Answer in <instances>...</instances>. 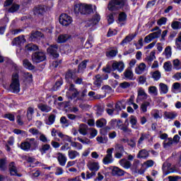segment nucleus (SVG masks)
Wrapping results in <instances>:
<instances>
[{"label": "nucleus", "mask_w": 181, "mask_h": 181, "mask_svg": "<svg viewBox=\"0 0 181 181\" xmlns=\"http://www.w3.org/2000/svg\"><path fill=\"white\" fill-rule=\"evenodd\" d=\"M77 69H68L65 74V80L67 83H71V80H74L75 84H83V78L77 76Z\"/></svg>", "instance_id": "1"}, {"label": "nucleus", "mask_w": 181, "mask_h": 181, "mask_svg": "<svg viewBox=\"0 0 181 181\" xmlns=\"http://www.w3.org/2000/svg\"><path fill=\"white\" fill-rule=\"evenodd\" d=\"M74 12L76 15H90L93 12V6L87 4H76L74 8Z\"/></svg>", "instance_id": "2"}, {"label": "nucleus", "mask_w": 181, "mask_h": 181, "mask_svg": "<svg viewBox=\"0 0 181 181\" xmlns=\"http://www.w3.org/2000/svg\"><path fill=\"white\" fill-rule=\"evenodd\" d=\"M37 146V141L35 138L26 139L25 141L22 142L21 144V148L25 152L30 151L31 148H35Z\"/></svg>", "instance_id": "3"}, {"label": "nucleus", "mask_w": 181, "mask_h": 181, "mask_svg": "<svg viewBox=\"0 0 181 181\" xmlns=\"http://www.w3.org/2000/svg\"><path fill=\"white\" fill-rule=\"evenodd\" d=\"M10 90L16 94H18L21 91V83H19V75L18 74H13Z\"/></svg>", "instance_id": "4"}, {"label": "nucleus", "mask_w": 181, "mask_h": 181, "mask_svg": "<svg viewBox=\"0 0 181 181\" xmlns=\"http://www.w3.org/2000/svg\"><path fill=\"white\" fill-rule=\"evenodd\" d=\"M107 19L109 25L114 23V0L109 2L107 6Z\"/></svg>", "instance_id": "5"}, {"label": "nucleus", "mask_w": 181, "mask_h": 181, "mask_svg": "<svg viewBox=\"0 0 181 181\" xmlns=\"http://www.w3.org/2000/svg\"><path fill=\"white\" fill-rule=\"evenodd\" d=\"M32 60L33 63H40L46 60V54L42 52H37L32 54Z\"/></svg>", "instance_id": "6"}, {"label": "nucleus", "mask_w": 181, "mask_h": 181, "mask_svg": "<svg viewBox=\"0 0 181 181\" xmlns=\"http://www.w3.org/2000/svg\"><path fill=\"white\" fill-rule=\"evenodd\" d=\"M71 22H73V18L66 13L61 14L59 16V23L62 25V26H69Z\"/></svg>", "instance_id": "7"}, {"label": "nucleus", "mask_w": 181, "mask_h": 181, "mask_svg": "<svg viewBox=\"0 0 181 181\" xmlns=\"http://www.w3.org/2000/svg\"><path fill=\"white\" fill-rule=\"evenodd\" d=\"M145 100H148V94L145 92L144 88H139L137 90V98L136 99V103H139L141 101H145Z\"/></svg>", "instance_id": "8"}, {"label": "nucleus", "mask_w": 181, "mask_h": 181, "mask_svg": "<svg viewBox=\"0 0 181 181\" xmlns=\"http://www.w3.org/2000/svg\"><path fill=\"white\" fill-rule=\"evenodd\" d=\"M59 45H50L47 49V52L50 56H52L55 59H57L59 57Z\"/></svg>", "instance_id": "9"}, {"label": "nucleus", "mask_w": 181, "mask_h": 181, "mask_svg": "<svg viewBox=\"0 0 181 181\" xmlns=\"http://www.w3.org/2000/svg\"><path fill=\"white\" fill-rule=\"evenodd\" d=\"M112 151H114V148H112L107 150V155L103 160V163L104 165H110V163H112Z\"/></svg>", "instance_id": "10"}, {"label": "nucleus", "mask_w": 181, "mask_h": 181, "mask_svg": "<svg viewBox=\"0 0 181 181\" xmlns=\"http://www.w3.org/2000/svg\"><path fill=\"white\" fill-rule=\"evenodd\" d=\"M45 13V6H37L33 9V14L38 18H42Z\"/></svg>", "instance_id": "11"}, {"label": "nucleus", "mask_w": 181, "mask_h": 181, "mask_svg": "<svg viewBox=\"0 0 181 181\" xmlns=\"http://www.w3.org/2000/svg\"><path fill=\"white\" fill-rule=\"evenodd\" d=\"M101 19V16H100V14L98 13H95V14L92 17V18L89 21L88 23H87V26H95L100 22Z\"/></svg>", "instance_id": "12"}, {"label": "nucleus", "mask_w": 181, "mask_h": 181, "mask_svg": "<svg viewBox=\"0 0 181 181\" xmlns=\"http://www.w3.org/2000/svg\"><path fill=\"white\" fill-rule=\"evenodd\" d=\"M8 169L10 170V174L11 176H18V177H21L22 175L18 173V169L16 168V165L14 162H11L8 165Z\"/></svg>", "instance_id": "13"}, {"label": "nucleus", "mask_w": 181, "mask_h": 181, "mask_svg": "<svg viewBox=\"0 0 181 181\" xmlns=\"http://www.w3.org/2000/svg\"><path fill=\"white\" fill-rule=\"evenodd\" d=\"M87 166L91 172H98L100 170V164L97 162L89 161Z\"/></svg>", "instance_id": "14"}, {"label": "nucleus", "mask_w": 181, "mask_h": 181, "mask_svg": "<svg viewBox=\"0 0 181 181\" xmlns=\"http://www.w3.org/2000/svg\"><path fill=\"white\" fill-rule=\"evenodd\" d=\"M125 69V64L122 61L114 62V70H117L119 73H122Z\"/></svg>", "instance_id": "15"}, {"label": "nucleus", "mask_w": 181, "mask_h": 181, "mask_svg": "<svg viewBox=\"0 0 181 181\" xmlns=\"http://www.w3.org/2000/svg\"><path fill=\"white\" fill-rule=\"evenodd\" d=\"M146 64L145 63L142 62L139 64L137 67L135 68V73L136 74H142L143 73H145L146 71Z\"/></svg>", "instance_id": "16"}, {"label": "nucleus", "mask_w": 181, "mask_h": 181, "mask_svg": "<svg viewBox=\"0 0 181 181\" xmlns=\"http://www.w3.org/2000/svg\"><path fill=\"white\" fill-rule=\"evenodd\" d=\"M57 160L60 166H66V162H67V157L62 153H57Z\"/></svg>", "instance_id": "17"}, {"label": "nucleus", "mask_w": 181, "mask_h": 181, "mask_svg": "<svg viewBox=\"0 0 181 181\" xmlns=\"http://www.w3.org/2000/svg\"><path fill=\"white\" fill-rule=\"evenodd\" d=\"M116 150L117 152L115 157L117 158V159H121L122 158V154L124 153V146H121L120 144H117Z\"/></svg>", "instance_id": "18"}, {"label": "nucleus", "mask_w": 181, "mask_h": 181, "mask_svg": "<svg viewBox=\"0 0 181 181\" xmlns=\"http://www.w3.org/2000/svg\"><path fill=\"white\" fill-rule=\"evenodd\" d=\"M121 142L123 144H127L130 148H136V142L135 141L134 139H120Z\"/></svg>", "instance_id": "19"}, {"label": "nucleus", "mask_w": 181, "mask_h": 181, "mask_svg": "<svg viewBox=\"0 0 181 181\" xmlns=\"http://www.w3.org/2000/svg\"><path fill=\"white\" fill-rule=\"evenodd\" d=\"M124 78L126 80H134V72L132 71V69L131 68H127L124 72L123 73Z\"/></svg>", "instance_id": "20"}, {"label": "nucleus", "mask_w": 181, "mask_h": 181, "mask_svg": "<svg viewBox=\"0 0 181 181\" xmlns=\"http://www.w3.org/2000/svg\"><path fill=\"white\" fill-rule=\"evenodd\" d=\"M102 70L105 73H107L108 74H110L111 71L114 70V61L109 62L107 64L106 66L103 67Z\"/></svg>", "instance_id": "21"}, {"label": "nucleus", "mask_w": 181, "mask_h": 181, "mask_svg": "<svg viewBox=\"0 0 181 181\" xmlns=\"http://www.w3.org/2000/svg\"><path fill=\"white\" fill-rule=\"evenodd\" d=\"M43 34L40 31H33L29 37V40L31 42H35L37 37H42Z\"/></svg>", "instance_id": "22"}, {"label": "nucleus", "mask_w": 181, "mask_h": 181, "mask_svg": "<svg viewBox=\"0 0 181 181\" xmlns=\"http://www.w3.org/2000/svg\"><path fill=\"white\" fill-rule=\"evenodd\" d=\"M117 6V8H124V6H128V2L127 0H115L114 7Z\"/></svg>", "instance_id": "23"}, {"label": "nucleus", "mask_w": 181, "mask_h": 181, "mask_svg": "<svg viewBox=\"0 0 181 181\" xmlns=\"http://www.w3.org/2000/svg\"><path fill=\"white\" fill-rule=\"evenodd\" d=\"M23 42H25V37L18 36L13 40L12 45L13 46H21Z\"/></svg>", "instance_id": "24"}, {"label": "nucleus", "mask_w": 181, "mask_h": 181, "mask_svg": "<svg viewBox=\"0 0 181 181\" xmlns=\"http://www.w3.org/2000/svg\"><path fill=\"white\" fill-rule=\"evenodd\" d=\"M39 151L41 153V155H45V153H47L48 151H52V146H50V144H42L41 147L39 148Z\"/></svg>", "instance_id": "25"}, {"label": "nucleus", "mask_w": 181, "mask_h": 181, "mask_svg": "<svg viewBox=\"0 0 181 181\" xmlns=\"http://www.w3.org/2000/svg\"><path fill=\"white\" fill-rule=\"evenodd\" d=\"M71 36L68 34H62L59 35L58 39H57V42L58 43H64L65 42H67L69 39H70Z\"/></svg>", "instance_id": "26"}, {"label": "nucleus", "mask_w": 181, "mask_h": 181, "mask_svg": "<svg viewBox=\"0 0 181 181\" xmlns=\"http://www.w3.org/2000/svg\"><path fill=\"white\" fill-rule=\"evenodd\" d=\"M177 117V113L176 112H165L164 117L165 119H175Z\"/></svg>", "instance_id": "27"}, {"label": "nucleus", "mask_w": 181, "mask_h": 181, "mask_svg": "<svg viewBox=\"0 0 181 181\" xmlns=\"http://www.w3.org/2000/svg\"><path fill=\"white\" fill-rule=\"evenodd\" d=\"M148 156H149V153L145 149L139 151L137 154L138 159H146Z\"/></svg>", "instance_id": "28"}, {"label": "nucleus", "mask_w": 181, "mask_h": 181, "mask_svg": "<svg viewBox=\"0 0 181 181\" xmlns=\"http://www.w3.org/2000/svg\"><path fill=\"white\" fill-rule=\"evenodd\" d=\"M149 134L142 133L138 140L137 146H141L142 144H144V141H145V139H149Z\"/></svg>", "instance_id": "29"}, {"label": "nucleus", "mask_w": 181, "mask_h": 181, "mask_svg": "<svg viewBox=\"0 0 181 181\" xmlns=\"http://www.w3.org/2000/svg\"><path fill=\"white\" fill-rule=\"evenodd\" d=\"M38 108L42 111V112H50L52 111V107H49L47 105H45L43 103H40L37 105Z\"/></svg>", "instance_id": "30"}, {"label": "nucleus", "mask_w": 181, "mask_h": 181, "mask_svg": "<svg viewBox=\"0 0 181 181\" xmlns=\"http://www.w3.org/2000/svg\"><path fill=\"white\" fill-rule=\"evenodd\" d=\"M93 80L94 86H95V87H98V88H100V87H101V83H103V79H101V75H95V78H93Z\"/></svg>", "instance_id": "31"}, {"label": "nucleus", "mask_w": 181, "mask_h": 181, "mask_svg": "<svg viewBox=\"0 0 181 181\" xmlns=\"http://www.w3.org/2000/svg\"><path fill=\"white\" fill-rule=\"evenodd\" d=\"M68 156L69 159H76V158L80 156V153L76 150H69Z\"/></svg>", "instance_id": "32"}, {"label": "nucleus", "mask_w": 181, "mask_h": 181, "mask_svg": "<svg viewBox=\"0 0 181 181\" xmlns=\"http://www.w3.org/2000/svg\"><path fill=\"white\" fill-rule=\"evenodd\" d=\"M127 21V13L124 12H121L119 13L118 18L117 20V23H119L120 25H122L124 22Z\"/></svg>", "instance_id": "33"}, {"label": "nucleus", "mask_w": 181, "mask_h": 181, "mask_svg": "<svg viewBox=\"0 0 181 181\" xmlns=\"http://www.w3.org/2000/svg\"><path fill=\"white\" fill-rule=\"evenodd\" d=\"M23 66L25 69H28V70H35V66L30 63V61L29 59H25L23 61Z\"/></svg>", "instance_id": "34"}, {"label": "nucleus", "mask_w": 181, "mask_h": 181, "mask_svg": "<svg viewBox=\"0 0 181 181\" xmlns=\"http://www.w3.org/2000/svg\"><path fill=\"white\" fill-rule=\"evenodd\" d=\"M119 165H121V166H122L123 168H124V169H129V168H131V162H129L128 160L123 158L121 159L119 161Z\"/></svg>", "instance_id": "35"}, {"label": "nucleus", "mask_w": 181, "mask_h": 181, "mask_svg": "<svg viewBox=\"0 0 181 181\" xmlns=\"http://www.w3.org/2000/svg\"><path fill=\"white\" fill-rule=\"evenodd\" d=\"M78 131L81 135L86 136L88 131V126H87V124H81L79 127Z\"/></svg>", "instance_id": "36"}, {"label": "nucleus", "mask_w": 181, "mask_h": 181, "mask_svg": "<svg viewBox=\"0 0 181 181\" xmlns=\"http://www.w3.org/2000/svg\"><path fill=\"white\" fill-rule=\"evenodd\" d=\"M117 127L121 129L123 132H127V134H131L132 131L129 129H128V127L122 125V122L119 121L117 122Z\"/></svg>", "instance_id": "37"}, {"label": "nucleus", "mask_w": 181, "mask_h": 181, "mask_svg": "<svg viewBox=\"0 0 181 181\" xmlns=\"http://www.w3.org/2000/svg\"><path fill=\"white\" fill-rule=\"evenodd\" d=\"M148 107H151V103L149 101L143 102L140 106L141 112H147Z\"/></svg>", "instance_id": "38"}, {"label": "nucleus", "mask_w": 181, "mask_h": 181, "mask_svg": "<svg viewBox=\"0 0 181 181\" xmlns=\"http://www.w3.org/2000/svg\"><path fill=\"white\" fill-rule=\"evenodd\" d=\"M163 54L165 59H170V57H172V47H166L164 50Z\"/></svg>", "instance_id": "39"}, {"label": "nucleus", "mask_w": 181, "mask_h": 181, "mask_svg": "<svg viewBox=\"0 0 181 181\" xmlns=\"http://www.w3.org/2000/svg\"><path fill=\"white\" fill-rule=\"evenodd\" d=\"M159 88L160 93L162 94H168V92L169 91V88H168V85L163 83H159Z\"/></svg>", "instance_id": "40"}, {"label": "nucleus", "mask_w": 181, "mask_h": 181, "mask_svg": "<svg viewBox=\"0 0 181 181\" xmlns=\"http://www.w3.org/2000/svg\"><path fill=\"white\" fill-rule=\"evenodd\" d=\"M87 60L83 61L78 66V69H76L77 73H82L83 70L87 68Z\"/></svg>", "instance_id": "41"}, {"label": "nucleus", "mask_w": 181, "mask_h": 181, "mask_svg": "<svg viewBox=\"0 0 181 181\" xmlns=\"http://www.w3.org/2000/svg\"><path fill=\"white\" fill-rule=\"evenodd\" d=\"M135 37V35L131 34L127 35L121 42V45H126V43H129V42H132Z\"/></svg>", "instance_id": "42"}, {"label": "nucleus", "mask_w": 181, "mask_h": 181, "mask_svg": "<svg viewBox=\"0 0 181 181\" xmlns=\"http://www.w3.org/2000/svg\"><path fill=\"white\" fill-rule=\"evenodd\" d=\"M25 49L28 52H33V51L38 50L39 49V47H37V45H36L28 44V45H25Z\"/></svg>", "instance_id": "43"}, {"label": "nucleus", "mask_w": 181, "mask_h": 181, "mask_svg": "<svg viewBox=\"0 0 181 181\" xmlns=\"http://www.w3.org/2000/svg\"><path fill=\"white\" fill-rule=\"evenodd\" d=\"M138 120H136V117L135 116L130 117V124H132V128L134 129H138Z\"/></svg>", "instance_id": "44"}, {"label": "nucleus", "mask_w": 181, "mask_h": 181, "mask_svg": "<svg viewBox=\"0 0 181 181\" xmlns=\"http://www.w3.org/2000/svg\"><path fill=\"white\" fill-rule=\"evenodd\" d=\"M54 121H56V115H50L48 117V119L45 120V124L47 125H53V124H54Z\"/></svg>", "instance_id": "45"}, {"label": "nucleus", "mask_w": 181, "mask_h": 181, "mask_svg": "<svg viewBox=\"0 0 181 181\" xmlns=\"http://www.w3.org/2000/svg\"><path fill=\"white\" fill-rule=\"evenodd\" d=\"M60 124H62V127H64L65 128H67L70 125V120L67 119L66 117L62 116L60 118Z\"/></svg>", "instance_id": "46"}, {"label": "nucleus", "mask_w": 181, "mask_h": 181, "mask_svg": "<svg viewBox=\"0 0 181 181\" xmlns=\"http://www.w3.org/2000/svg\"><path fill=\"white\" fill-rule=\"evenodd\" d=\"M85 97H87V89H84L83 91L79 92L76 100L78 101H84Z\"/></svg>", "instance_id": "47"}, {"label": "nucleus", "mask_w": 181, "mask_h": 181, "mask_svg": "<svg viewBox=\"0 0 181 181\" xmlns=\"http://www.w3.org/2000/svg\"><path fill=\"white\" fill-rule=\"evenodd\" d=\"M152 78H153L154 81H158L160 80V77H162V74L159 71H155L151 73Z\"/></svg>", "instance_id": "48"}, {"label": "nucleus", "mask_w": 181, "mask_h": 181, "mask_svg": "<svg viewBox=\"0 0 181 181\" xmlns=\"http://www.w3.org/2000/svg\"><path fill=\"white\" fill-rule=\"evenodd\" d=\"M173 66L175 70H181V62L178 59L173 61Z\"/></svg>", "instance_id": "49"}, {"label": "nucleus", "mask_w": 181, "mask_h": 181, "mask_svg": "<svg viewBox=\"0 0 181 181\" xmlns=\"http://www.w3.org/2000/svg\"><path fill=\"white\" fill-rule=\"evenodd\" d=\"M175 47L177 50H181V32L179 33L177 37L175 39Z\"/></svg>", "instance_id": "50"}, {"label": "nucleus", "mask_w": 181, "mask_h": 181, "mask_svg": "<svg viewBox=\"0 0 181 181\" xmlns=\"http://www.w3.org/2000/svg\"><path fill=\"white\" fill-rule=\"evenodd\" d=\"M171 28L174 30H177L181 29V22L180 21H173L171 23Z\"/></svg>", "instance_id": "51"}, {"label": "nucleus", "mask_w": 181, "mask_h": 181, "mask_svg": "<svg viewBox=\"0 0 181 181\" xmlns=\"http://www.w3.org/2000/svg\"><path fill=\"white\" fill-rule=\"evenodd\" d=\"M148 94H151V95H158V88L156 86L148 87Z\"/></svg>", "instance_id": "52"}, {"label": "nucleus", "mask_w": 181, "mask_h": 181, "mask_svg": "<svg viewBox=\"0 0 181 181\" xmlns=\"http://www.w3.org/2000/svg\"><path fill=\"white\" fill-rule=\"evenodd\" d=\"M124 170L118 167H114V175L115 176H124Z\"/></svg>", "instance_id": "53"}, {"label": "nucleus", "mask_w": 181, "mask_h": 181, "mask_svg": "<svg viewBox=\"0 0 181 181\" xmlns=\"http://www.w3.org/2000/svg\"><path fill=\"white\" fill-rule=\"evenodd\" d=\"M105 125H107V120L105 119H100L96 121V126L98 128H103Z\"/></svg>", "instance_id": "54"}, {"label": "nucleus", "mask_w": 181, "mask_h": 181, "mask_svg": "<svg viewBox=\"0 0 181 181\" xmlns=\"http://www.w3.org/2000/svg\"><path fill=\"white\" fill-rule=\"evenodd\" d=\"M71 146H72V148H76L78 151H81V149H83V145L76 141H71Z\"/></svg>", "instance_id": "55"}, {"label": "nucleus", "mask_w": 181, "mask_h": 181, "mask_svg": "<svg viewBox=\"0 0 181 181\" xmlns=\"http://www.w3.org/2000/svg\"><path fill=\"white\" fill-rule=\"evenodd\" d=\"M173 145V139L168 138L163 141L164 148H168V146H172Z\"/></svg>", "instance_id": "56"}, {"label": "nucleus", "mask_w": 181, "mask_h": 181, "mask_svg": "<svg viewBox=\"0 0 181 181\" xmlns=\"http://www.w3.org/2000/svg\"><path fill=\"white\" fill-rule=\"evenodd\" d=\"M163 69L165 71H172V63L170 62H166L163 64Z\"/></svg>", "instance_id": "57"}, {"label": "nucleus", "mask_w": 181, "mask_h": 181, "mask_svg": "<svg viewBox=\"0 0 181 181\" xmlns=\"http://www.w3.org/2000/svg\"><path fill=\"white\" fill-rule=\"evenodd\" d=\"M155 54H156L155 52L152 51L150 53L149 56L146 58V60L149 64H151V63L153 62V59H155Z\"/></svg>", "instance_id": "58"}, {"label": "nucleus", "mask_w": 181, "mask_h": 181, "mask_svg": "<svg viewBox=\"0 0 181 181\" xmlns=\"http://www.w3.org/2000/svg\"><path fill=\"white\" fill-rule=\"evenodd\" d=\"M166 22H168V18L162 17L157 21V25L158 26H162L163 25H166Z\"/></svg>", "instance_id": "59"}, {"label": "nucleus", "mask_w": 181, "mask_h": 181, "mask_svg": "<svg viewBox=\"0 0 181 181\" xmlns=\"http://www.w3.org/2000/svg\"><path fill=\"white\" fill-rule=\"evenodd\" d=\"M173 88L177 93H181V83L175 82L173 84Z\"/></svg>", "instance_id": "60"}, {"label": "nucleus", "mask_w": 181, "mask_h": 181, "mask_svg": "<svg viewBox=\"0 0 181 181\" xmlns=\"http://www.w3.org/2000/svg\"><path fill=\"white\" fill-rule=\"evenodd\" d=\"M35 112V110L33 107H28V111H27V118L30 120L32 119V116L33 115Z\"/></svg>", "instance_id": "61"}, {"label": "nucleus", "mask_w": 181, "mask_h": 181, "mask_svg": "<svg viewBox=\"0 0 181 181\" xmlns=\"http://www.w3.org/2000/svg\"><path fill=\"white\" fill-rule=\"evenodd\" d=\"M0 169L1 170H5L6 169V159H0Z\"/></svg>", "instance_id": "62"}, {"label": "nucleus", "mask_w": 181, "mask_h": 181, "mask_svg": "<svg viewBox=\"0 0 181 181\" xmlns=\"http://www.w3.org/2000/svg\"><path fill=\"white\" fill-rule=\"evenodd\" d=\"M19 8H21V6H19V4H13L11 7L8 9V12H11L12 13H13V12L19 11Z\"/></svg>", "instance_id": "63"}, {"label": "nucleus", "mask_w": 181, "mask_h": 181, "mask_svg": "<svg viewBox=\"0 0 181 181\" xmlns=\"http://www.w3.org/2000/svg\"><path fill=\"white\" fill-rule=\"evenodd\" d=\"M131 84H132V82L129 83V82L124 81L119 84V87L125 90L126 88H129L131 87Z\"/></svg>", "instance_id": "64"}]
</instances>
